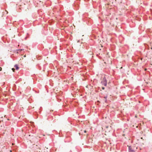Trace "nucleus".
Masks as SVG:
<instances>
[{"instance_id": "1", "label": "nucleus", "mask_w": 152, "mask_h": 152, "mask_svg": "<svg viewBox=\"0 0 152 152\" xmlns=\"http://www.w3.org/2000/svg\"><path fill=\"white\" fill-rule=\"evenodd\" d=\"M103 60L104 61L105 65L109 66L112 64L111 60L108 56V53L104 57Z\"/></svg>"}, {"instance_id": "14", "label": "nucleus", "mask_w": 152, "mask_h": 152, "mask_svg": "<svg viewBox=\"0 0 152 152\" xmlns=\"http://www.w3.org/2000/svg\"><path fill=\"white\" fill-rule=\"evenodd\" d=\"M102 89L104 90V88L103 87H102Z\"/></svg>"}, {"instance_id": "7", "label": "nucleus", "mask_w": 152, "mask_h": 152, "mask_svg": "<svg viewBox=\"0 0 152 152\" xmlns=\"http://www.w3.org/2000/svg\"><path fill=\"white\" fill-rule=\"evenodd\" d=\"M14 67L17 70H18L19 69V67L17 65H15L14 66Z\"/></svg>"}, {"instance_id": "4", "label": "nucleus", "mask_w": 152, "mask_h": 152, "mask_svg": "<svg viewBox=\"0 0 152 152\" xmlns=\"http://www.w3.org/2000/svg\"><path fill=\"white\" fill-rule=\"evenodd\" d=\"M28 139L31 142H34L35 138L33 136H31L30 135H29L28 137Z\"/></svg>"}, {"instance_id": "12", "label": "nucleus", "mask_w": 152, "mask_h": 152, "mask_svg": "<svg viewBox=\"0 0 152 152\" xmlns=\"http://www.w3.org/2000/svg\"><path fill=\"white\" fill-rule=\"evenodd\" d=\"M84 133H86V130L83 131Z\"/></svg>"}, {"instance_id": "2", "label": "nucleus", "mask_w": 152, "mask_h": 152, "mask_svg": "<svg viewBox=\"0 0 152 152\" xmlns=\"http://www.w3.org/2000/svg\"><path fill=\"white\" fill-rule=\"evenodd\" d=\"M111 127L110 124L107 125L106 123H104L102 125V128L106 133H108L111 129Z\"/></svg>"}, {"instance_id": "15", "label": "nucleus", "mask_w": 152, "mask_h": 152, "mask_svg": "<svg viewBox=\"0 0 152 152\" xmlns=\"http://www.w3.org/2000/svg\"><path fill=\"white\" fill-rule=\"evenodd\" d=\"M26 57V55H24V57Z\"/></svg>"}, {"instance_id": "8", "label": "nucleus", "mask_w": 152, "mask_h": 152, "mask_svg": "<svg viewBox=\"0 0 152 152\" xmlns=\"http://www.w3.org/2000/svg\"><path fill=\"white\" fill-rule=\"evenodd\" d=\"M3 43L0 42V47L2 46L3 45Z\"/></svg>"}, {"instance_id": "5", "label": "nucleus", "mask_w": 152, "mask_h": 152, "mask_svg": "<svg viewBox=\"0 0 152 152\" xmlns=\"http://www.w3.org/2000/svg\"><path fill=\"white\" fill-rule=\"evenodd\" d=\"M102 83L104 86H106L107 85V81L105 78H104L102 82Z\"/></svg>"}, {"instance_id": "17", "label": "nucleus", "mask_w": 152, "mask_h": 152, "mask_svg": "<svg viewBox=\"0 0 152 152\" xmlns=\"http://www.w3.org/2000/svg\"><path fill=\"white\" fill-rule=\"evenodd\" d=\"M146 70V69H145V70Z\"/></svg>"}, {"instance_id": "16", "label": "nucleus", "mask_w": 152, "mask_h": 152, "mask_svg": "<svg viewBox=\"0 0 152 152\" xmlns=\"http://www.w3.org/2000/svg\"><path fill=\"white\" fill-rule=\"evenodd\" d=\"M122 67H121V69H122Z\"/></svg>"}, {"instance_id": "11", "label": "nucleus", "mask_w": 152, "mask_h": 152, "mask_svg": "<svg viewBox=\"0 0 152 152\" xmlns=\"http://www.w3.org/2000/svg\"><path fill=\"white\" fill-rule=\"evenodd\" d=\"M141 139L143 140H145V138H144V139L142 137H141Z\"/></svg>"}, {"instance_id": "10", "label": "nucleus", "mask_w": 152, "mask_h": 152, "mask_svg": "<svg viewBox=\"0 0 152 152\" xmlns=\"http://www.w3.org/2000/svg\"><path fill=\"white\" fill-rule=\"evenodd\" d=\"M12 70L13 72H15V69L14 68H12Z\"/></svg>"}, {"instance_id": "6", "label": "nucleus", "mask_w": 152, "mask_h": 152, "mask_svg": "<svg viewBox=\"0 0 152 152\" xmlns=\"http://www.w3.org/2000/svg\"><path fill=\"white\" fill-rule=\"evenodd\" d=\"M134 148H133L131 146L129 147V152H134Z\"/></svg>"}, {"instance_id": "13", "label": "nucleus", "mask_w": 152, "mask_h": 152, "mask_svg": "<svg viewBox=\"0 0 152 152\" xmlns=\"http://www.w3.org/2000/svg\"><path fill=\"white\" fill-rule=\"evenodd\" d=\"M1 70V67H0V71Z\"/></svg>"}, {"instance_id": "9", "label": "nucleus", "mask_w": 152, "mask_h": 152, "mask_svg": "<svg viewBox=\"0 0 152 152\" xmlns=\"http://www.w3.org/2000/svg\"><path fill=\"white\" fill-rule=\"evenodd\" d=\"M82 130H81V131L80 132V133H79V134H83V132H82Z\"/></svg>"}, {"instance_id": "3", "label": "nucleus", "mask_w": 152, "mask_h": 152, "mask_svg": "<svg viewBox=\"0 0 152 152\" xmlns=\"http://www.w3.org/2000/svg\"><path fill=\"white\" fill-rule=\"evenodd\" d=\"M35 151L37 152H45L44 151H42V148L40 147L38 145H35L34 147Z\"/></svg>"}]
</instances>
